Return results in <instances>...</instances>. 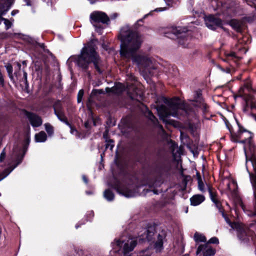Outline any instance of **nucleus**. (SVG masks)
<instances>
[{
    "label": "nucleus",
    "instance_id": "obj_1",
    "mask_svg": "<svg viewBox=\"0 0 256 256\" xmlns=\"http://www.w3.org/2000/svg\"><path fill=\"white\" fill-rule=\"evenodd\" d=\"M119 38L121 40L120 53L122 56L126 58H131L138 65L144 67L150 66L152 62V58L136 54L142 42L138 32L132 30L128 26H124L120 30Z\"/></svg>",
    "mask_w": 256,
    "mask_h": 256
},
{
    "label": "nucleus",
    "instance_id": "obj_2",
    "mask_svg": "<svg viewBox=\"0 0 256 256\" xmlns=\"http://www.w3.org/2000/svg\"><path fill=\"white\" fill-rule=\"evenodd\" d=\"M157 111L160 118L164 122L169 124L172 122L166 120L168 116L177 117L188 114L186 104L178 98L171 99L168 102V107L164 106L158 107Z\"/></svg>",
    "mask_w": 256,
    "mask_h": 256
},
{
    "label": "nucleus",
    "instance_id": "obj_3",
    "mask_svg": "<svg viewBox=\"0 0 256 256\" xmlns=\"http://www.w3.org/2000/svg\"><path fill=\"white\" fill-rule=\"evenodd\" d=\"M76 62L78 65L83 69H87L90 64L92 62L96 69L99 73H102L100 66L101 60L91 44L85 46L78 56Z\"/></svg>",
    "mask_w": 256,
    "mask_h": 256
},
{
    "label": "nucleus",
    "instance_id": "obj_4",
    "mask_svg": "<svg viewBox=\"0 0 256 256\" xmlns=\"http://www.w3.org/2000/svg\"><path fill=\"white\" fill-rule=\"evenodd\" d=\"M136 244V242L134 238H128L126 240L123 239L115 240L112 244L114 252H117L122 249L124 255L128 254L130 252L133 250Z\"/></svg>",
    "mask_w": 256,
    "mask_h": 256
},
{
    "label": "nucleus",
    "instance_id": "obj_5",
    "mask_svg": "<svg viewBox=\"0 0 256 256\" xmlns=\"http://www.w3.org/2000/svg\"><path fill=\"white\" fill-rule=\"evenodd\" d=\"M91 22L96 26L94 23L102 22L106 24L109 21L108 17L104 13L100 12H95L91 14L90 16Z\"/></svg>",
    "mask_w": 256,
    "mask_h": 256
},
{
    "label": "nucleus",
    "instance_id": "obj_6",
    "mask_svg": "<svg viewBox=\"0 0 256 256\" xmlns=\"http://www.w3.org/2000/svg\"><path fill=\"white\" fill-rule=\"evenodd\" d=\"M201 252H202L203 256H212L215 254L216 250L206 243L198 246L196 254L198 255Z\"/></svg>",
    "mask_w": 256,
    "mask_h": 256
},
{
    "label": "nucleus",
    "instance_id": "obj_7",
    "mask_svg": "<svg viewBox=\"0 0 256 256\" xmlns=\"http://www.w3.org/2000/svg\"><path fill=\"white\" fill-rule=\"evenodd\" d=\"M252 137L251 133L246 130H240L236 134V138L234 140L235 142L245 143L249 142Z\"/></svg>",
    "mask_w": 256,
    "mask_h": 256
},
{
    "label": "nucleus",
    "instance_id": "obj_8",
    "mask_svg": "<svg viewBox=\"0 0 256 256\" xmlns=\"http://www.w3.org/2000/svg\"><path fill=\"white\" fill-rule=\"evenodd\" d=\"M206 24L208 28L211 30H216V28L221 24V20L212 16L206 18Z\"/></svg>",
    "mask_w": 256,
    "mask_h": 256
},
{
    "label": "nucleus",
    "instance_id": "obj_9",
    "mask_svg": "<svg viewBox=\"0 0 256 256\" xmlns=\"http://www.w3.org/2000/svg\"><path fill=\"white\" fill-rule=\"evenodd\" d=\"M26 116L32 126L38 127L42 125V121L38 116L30 112L28 113Z\"/></svg>",
    "mask_w": 256,
    "mask_h": 256
},
{
    "label": "nucleus",
    "instance_id": "obj_10",
    "mask_svg": "<svg viewBox=\"0 0 256 256\" xmlns=\"http://www.w3.org/2000/svg\"><path fill=\"white\" fill-rule=\"evenodd\" d=\"M208 191L212 200L215 204L216 208H218L220 211L222 212L223 217L225 218V214L224 212L221 210V204L217 198L216 192H214L210 188H208Z\"/></svg>",
    "mask_w": 256,
    "mask_h": 256
},
{
    "label": "nucleus",
    "instance_id": "obj_11",
    "mask_svg": "<svg viewBox=\"0 0 256 256\" xmlns=\"http://www.w3.org/2000/svg\"><path fill=\"white\" fill-rule=\"evenodd\" d=\"M117 190L120 194L126 198L132 197L136 196V192L135 191L130 190L128 188H118Z\"/></svg>",
    "mask_w": 256,
    "mask_h": 256
},
{
    "label": "nucleus",
    "instance_id": "obj_12",
    "mask_svg": "<svg viewBox=\"0 0 256 256\" xmlns=\"http://www.w3.org/2000/svg\"><path fill=\"white\" fill-rule=\"evenodd\" d=\"M13 4V0H7L4 5L0 6V24L2 23V16L8 10L10 6Z\"/></svg>",
    "mask_w": 256,
    "mask_h": 256
},
{
    "label": "nucleus",
    "instance_id": "obj_13",
    "mask_svg": "<svg viewBox=\"0 0 256 256\" xmlns=\"http://www.w3.org/2000/svg\"><path fill=\"white\" fill-rule=\"evenodd\" d=\"M191 204L192 206H198L201 204L204 200V197L201 194H196L192 196L190 199Z\"/></svg>",
    "mask_w": 256,
    "mask_h": 256
},
{
    "label": "nucleus",
    "instance_id": "obj_14",
    "mask_svg": "<svg viewBox=\"0 0 256 256\" xmlns=\"http://www.w3.org/2000/svg\"><path fill=\"white\" fill-rule=\"evenodd\" d=\"M47 138V136L46 132L44 131H41L40 132L36 134L34 136L35 141L37 142H44Z\"/></svg>",
    "mask_w": 256,
    "mask_h": 256
},
{
    "label": "nucleus",
    "instance_id": "obj_15",
    "mask_svg": "<svg viewBox=\"0 0 256 256\" xmlns=\"http://www.w3.org/2000/svg\"><path fill=\"white\" fill-rule=\"evenodd\" d=\"M232 26L238 32H241L244 24L243 22L236 20H233L230 22Z\"/></svg>",
    "mask_w": 256,
    "mask_h": 256
},
{
    "label": "nucleus",
    "instance_id": "obj_16",
    "mask_svg": "<svg viewBox=\"0 0 256 256\" xmlns=\"http://www.w3.org/2000/svg\"><path fill=\"white\" fill-rule=\"evenodd\" d=\"M163 239L164 237L162 236L158 235V240L154 244V248L156 252H160L163 248Z\"/></svg>",
    "mask_w": 256,
    "mask_h": 256
},
{
    "label": "nucleus",
    "instance_id": "obj_17",
    "mask_svg": "<svg viewBox=\"0 0 256 256\" xmlns=\"http://www.w3.org/2000/svg\"><path fill=\"white\" fill-rule=\"evenodd\" d=\"M172 32L178 38H184L186 36V33L183 32L182 28H173L171 30Z\"/></svg>",
    "mask_w": 256,
    "mask_h": 256
},
{
    "label": "nucleus",
    "instance_id": "obj_18",
    "mask_svg": "<svg viewBox=\"0 0 256 256\" xmlns=\"http://www.w3.org/2000/svg\"><path fill=\"white\" fill-rule=\"evenodd\" d=\"M125 90V86L121 84L118 83L116 84V86L114 87H112L111 88L112 92L118 94L122 92H123Z\"/></svg>",
    "mask_w": 256,
    "mask_h": 256
},
{
    "label": "nucleus",
    "instance_id": "obj_19",
    "mask_svg": "<svg viewBox=\"0 0 256 256\" xmlns=\"http://www.w3.org/2000/svg\"><path fill=\"white\" fill-rule=\"evenodd\" d=\"M194 238L196 242H206V238L204 236L198 232L195 233Z\"/></svg>",
    "mask_w": 256,
    "mask_h": 256
},
{
    "label": "nucleus",
    "instance_id": "obj_20",
    "mask_svg": "<svg viewBox=\"0 0 256 256\" xmlns=\"http://www.w3.org/2000/svg\"><path fill=\"white\" fill-rule=\"evenodd\" d=\"M196 178L198 181V188L200 190L204 191V184L202 181L201 176L200 174L198 172L196 173Z\"/></svg>",
    "mask_w": 256,
    "mask_h": 256
},
{
    "label": "nucleus",
    "instance_id": "obj_21",
    "mask_svg": "<svg viewBox=\"0 0 256 256\" xmlns=\"http://www.w3.org/2000/svg\"><path fill=\"white\" fill-rule=\"evenodd\" d=\"M104 196L108 200H112L114 199V194L110 190H106L104 192Z\"/></svg>",
    "mask_w": 256,
    "mask_h": 256
},
{
    "label": "nucleus",
    "instance_id": "obj_22",
    "mask_svg": "<svg viewBox=\"0 0 256 256\" xmlns=\"http://www.w3.org/2000/svg\"><path fill=\"white\" fill-rule=\"evenodd\" d=\"M14 168L10 169L8 168L5 170L2 174H0V181L3 180L4 178H6Z\"/></svg>",
    "mask_w": 256,
    "mask_h": 256
},
{
    "label": "nucleus",
    "instance_id": "obj_23",
    "mask_svg": "<svg viewBox=\"0 0 256 256\" xmlns=\"http://www.w3.org/2000/svg\"><path fill=\"white\" fill-rule=\"evenodd\" d=\"M145 114L146 116L151 120L154 123H155L157 120L155 116L152 114L150 111L148 110L147 112H146Z\"/></svg>",
    "mask_w": 256,
    "mask_h": 256
},
{
    "label": "nucleus",
    "instance_id": "obj_24",
    "mask_svg": "<svg viewBox=\"0 0 256 256\" xmlns=\"http://www.w3.org/2000/svg\"><path fill=\"white\" fill-rule=\"evenodd\" d=\"M44 126L46 130L50 135H51L53 134V128L50 124L46 123L44 124Z\"/></svg>",
    "mask_w": 256,
    "mask_h": 256
},
{
    "label": "nucleus",
    "instance_id": "obj_25",
    "mask_svg": "<svg viewBox=\"0 0 256 256\" xmlns=\"http://www.w3.org/2000/svg\"><path fill=\"white\" fill-rule=\"evenodd\" d=\"M55 113L56 114L57 116L62 122H66V116H64V114H62V112H56L55 111Z\"/></svg>",
    "mask_w": 256,
    "mask_h": 256
},
{
    "label": "nucleus",
    "instance_id": "obj_26",
    "mask_svg": "<svg viewBox=\"0 0 256 256\" xmlns=\"http://www.w3.org/2000/svg\"><path fill=\"white\" fill-rule=\"evenodd\" d=\"M106 148H109L110 150H112L114 147V141L112 140H106Z\"/></svg>",
    "mask_w": 256,
    "mask_h": 256
},
{
    "label": "nucleus",
    "instance_id": "obj_27",
    "mask_svg": "<svg viewBox=\"0 0 256 256\" xmlns=\"http://www.w3.org/2000/svg\"><path fill=\"white\" fill-rule=\"evenodd\" d=\"M2 20L4 21V24L6 26V30H8V28H10L12 26V22L10 20H8V19L3 18L2 17Z\"/></svg>",
    "mask_w": 256,
    "mask_h": 256
},
{
    "label": "nucleus",
    "instance_id": "obj_28",
    "mask_svg": "<svg viewBox=\"0 0 256 256\" xmlns=\"http://www.w3.org/2000/svg\"><path fill=\"white\" fill-rule=\"evenodd\" d=\"M6 69L8 74L9 76L12 78V67L11 64H8L6 66Z\"/></svg>",
    "mask_w": 256,
    "mask_h": 256
},
{
    "label": "nucleus",
    "instance_id": "obj_29",
    "mask_svg": "<svg viewBox=\"0 0 256 256\" xmlns=\"http://www.w3.org/2000/svg\"><path fill=\"white\" fill-rule=\"evenodd\" d=\"M66 124L70 126V133L73 134H75L76 136H77L78 134V132L76 130V129H75L74 128H73L68 122H66Z\"/></svg>",
    "mask_w": 256,
    "mask_h": 256
},
{
    "label": "nucleus",
    "instance_id": "obj_30",
    "mask_svg": "<svg viewBox=\"0 0 256 256\" xmlns=\"http://www.w3.org/2000/svg\"><path fill=\"white\" fill-rule=\"evenodd\" d=\"M224 54L228 60H230L235 57V53L234 52H227L224 53Z\"/></svg>",
    "mask_w": 256,
    "mask_h": 256
},
{
    "label": "nucleus",
    "instance_id": "obj_31",
    "mask_svg": "<svg viewBox=\"0 0 256 256\" xmlns=\"http://www.w3.org/2000/svg\"><path fill=\"white\" fill-rule=\"evenodd\" d=\"M84 90H80L78 92V98H77L78 102V103H80V102H82V96H84Z\"/></svg>",
    "mask_w": 256,
    "mask_h": 256
},
{
    "label": "nucleus",
    "instance_id": "obj_32",
    "mask_svg": "<svg viewBox=\"0 0 256 256\" xmlns=\"http://www.w3.org/2000/svg\"><path fill=\"white\" fill-rule=\"evenodd\" d=\"M218 240L216 237L212 238L207 242V244H218Z\"/></svg>",
    "mask_w": 256,
    "mask_h": 256
},
{
    "label": "nucleus",
    "instance_id": "obj_33",
    "mask_svg": "<svg viewBox=\"0 0 256 256\" xmlns=\"http://www.w3.org/2000/svg\"><path fill=\"white\" fill-rule=\"evenodd\" d=\"M6 155V153L5 152V148H4L0 154V162H2L4 160Z\"/></svg>",
    "mask_w": 256,
    "mask_h": 256
},
{
    "label": "nucleus",
    "instance_id": "obj_34",
    "mask_svg": "<svg viewBox=\"0 0 256 256\" xmlns=\"http://www.w3.org/2000/svg\"><path fill=\"white\" fill-rule=\"evenodd\" d=\"M154 235V232H150L149 230H148L147 232V239L148 240H151V238H150V236H152Z\"/></svg>",
    "mask_w": 256,
    "mask_h": 256
},
{
    "label": "nucleus",
    "instance_id": "obj_35",
    "mask_svg": "<svg viewBox=\"0 0 256 256\" xmlns=\"http://www.w3.org/2000/svg\"><path fill=\"white\" fill-rule=\"evenodd\" d=\"M108 130H106L103 134V137L105 139L106 141V140H109L108 139Z\"/></svg>",
    "mask_w": 256,
    "mask_h": 256
},
{
    "label": "nucleus",
    "instance_id": "obj_36",
    "mask_svg": "<svg viewBox=\"0 0 256 256\" xmlns=\"http://www.w3.org/2000/svg\"><path fill=\"white\" fill-rule=\"evenodd\" d=\"M4 82V80L3 78V76L1 72V71L0 70V84H3Z\"/></svg>",
    "mask_w": 256,
    "mask_h": 256
},
{
    "label": "nucleus",
    "instance_id": "obj_37",
    "mask_svg": "<svg viewBox=\"0 0 256 256\" xmlns=\"http://www.w3.org/2000/svg\"><path fill=\"white\" fill-rule=\"evenodd\" d=\"M18 12V10H14L12 12L11 14L12 16H14Z\"/></svg>",
    "mask_w": 256,
    "mask_h": 256
},
{
    "label": "nucleus",
    "instance_id": "obj_38",
    "mask_svg": "<svg viewBox=\"0 0 256 256\" xmlns=\"http://www.w3.org/2000/svg\"><path fill=\"white\" fill-rule=\"evenodd\" d=\"M82 179H83L84 181L85 182V183L87 184L88 182V180L86 178V176H82Z\"/></svg>",
    "mask_w": 256,
    "mask_h": 256
},
{
    "label": "nucleus",
    "instance_id": "obj_39",
    "mask_svg": "<svg viewBox=\"0 0 256 256\" xmlns=\"http://www.w3.org/2000/svg\"><path fill=\"white\" fill-rule=\"evenodd\" d=\"M24 80L26 82V78H27V74L26 72H24Z\"/></svg>",
    "mask_w": 256,
    "mask_h": 256
},
{
    "label": "nucleus",
    "instance_id": "obj_40",
    "mask_svg": "<svg viewBox=\"0 0 256 256\" xmlns=\"http://www.w3.org/2000/svg\"><path fill=\"white\" fill-rule=\"evenodd\" d=\"M250 228H256V224H252L250 226Z\"/></svg>",
    "mask_w": 256,
    "mask_h": 256
},
{
    "label": "nucleus",
    "instance_id": "obj_41",
    "mask_svg": "<svg viewBox=\"0 0 256 256\" xmlns=\"http://www.w3.org/2000/svg\"><path fill=\"white\" fill-rule=\"evenodd\" d=\"M163 10H164L162 8H159L156 9L155 10L156 11V12H160V11H162Z\"/></svg>",
    "mask_w": 256,
    "mask_h": 256
},
{
    "label": "nucleus",
    "instance_id": "obj_42",
    "mask_svg": "<svg viewBox=\"0 0 256 256\" xmlns=\"http://www.w3.org/2000/svg\"><path fill=\"white\" fill-rule=\"evenodd\" d=\"M84 126H85L86 128H88V122H86L85 124H84Z\"/></svg>",
    "mask_w": 256,
    "mask_h": 256
},
{
    "label": "nucleus",
    "instance_id": "obj_43",
    "mask_svg": "<svg viewBox=\"0 0 256 256\" xmlns=\"http://www.w3.org/2000/svg\"><path fill=\"white\" fill-rule=\"evenodd\" d=\"M230 183L228 184H227V186H228V189H230Z\"/></svg>",
    "mask_w": 256,
    "mask_h": 256
},
{
    "label": "nucleus",
    "instance_id": "obj_44",
    "mask_svg": "<svg viewBox=\"0 0 256 256\" xmlns=\"http://www.w3.org/2000/svg\"><path fill=\"white\" fill-rule=\"evenodd\" d=\"M178 42H179V44H182H182H183V43H182L180 40Z\"/></svg>",
    "mask_w": 256,
    "mask_h": 256
},
{
    "label": "nucleus",
    "instance_id": "obj_45",
    "mask_svg": "<svg viewBox=\"0 0 256 256\" xmlns=\"http://www.w3.org/2000/svg\"><path fill=\"white\" fill-rule=\"evenodd\" d=\"M150 256V254H146V256L142 255V256Z\"/></svg>",
    "mask_w": 256,
    "mask_h": 256
},
{
    "label": "nucleus",
    "instance_id": "obj_46",
    "mask_svg": "<svg viewBox=\"0 0 256 256\" xmlns=\"http://www.w3.org/2000/svg\"><path fill=\"white\" fill-rule=\"evenodd\" d=\"M117 16V14H114V17L116 18Z\"/></svg>",
    "mask_w": 256,
    "mask_h": 256
},
{
    "label": "nucleus",
    "instance_id": "obj_47",
    "mask_svg": "<svg viewBox=\"0 0 256 256\" xmlns=\"http://www.w3.org/2000/svg\"><path fill=\"white\" fill-rule=\"evenodd\" d=\"M255 119H256V116H255Z\"/></svg>",
    "mask_w": 256,
    "mask_h": 256
}]
</instances>
